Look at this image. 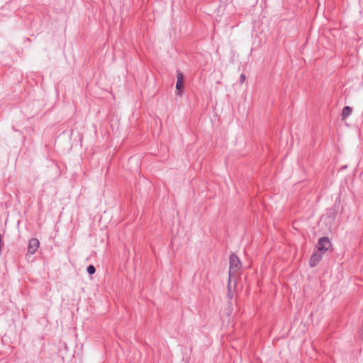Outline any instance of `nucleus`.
<instances>
[{
    "mask_svg": "<svg viewBox=\"0 0 363 363\" xmlns=\"http://www.w3.org/2000/svg\"><path fill=\"white\" fill-rule=\"evenodd\" d=\"M229 264V279H231V277L241 268L242 264L239 257L234 253L230 256Z\"/></svg>",
    "mask_w": 363,
    "mask_h": 363,
    "instance_id": "nucleus-1",
    "label": "nucleus"
},
{
    "mask_svg": "<svg viewBox=\"0 0 363 363\" xmlns=\"http://www.w3.org/2000/svg\"><path fill=\"white\" fill-rule=\"evenodd\" d=\"M331 247V243L328 237H322L318 239V243L315 246V249L319 252L325 253L328 249Z\"/></svg>",
    "mask_w": 363,
    "mask_h": 363,
    "instance_id": "nucleus-2",
    "label": "nucleus"
},
{
    "mask_svg": "<svg viewBox=\"0 0 363 363\" xmlns=\"http://www.w3.org/2000/svg\"><path fill=\"white\" fill-rule=\"evenodd\" d=\"M184 76L180 70H177L176 95L181 96L183 93Z\"/></svg>",
    "mask_w": 363,
    "mask_h": 363,
    "instance_id": "nucleus-3",
    "label": "nucleus"
},
{
    "mask_svg": "<svg viewBox=\"0 0 363 363\" xmlns=\"http://www.w3.org/2000/svg\"><path fill=\"white\" fill-rule=\"evenodd\" d=\"M323 255L324 253L319 252L318 250L315 249L309 260L310 267H316L318 264L320 262V261L322 259Z\"/></svg>",
    "mask_w": 363,
    "mask_h": 363,
    "instance_id": "nucleus-4",
    "label": "nucleus"
},
{
    "mask_svg": "<svg viewBox=\"0 0 363 363\" xmlns=\"http://www.w3.org/2000/svg\"><path fill=\"white\" fill-rule=\"evenodd\" d=\"M39 240L37 238H31L29 240L28 245L27 247V252L28 254L33 255L38 250L39 247Z\"/></svg>",
    "mask_w": 363,
    "mask_h": 363,
    "instance_id": "nucleus-5",
    "label": "nucleus"
},
{
    "mask_svg": "<svg viewBox=\"0 0 363 363\" xmlns=\"http://www.w3.org/2000/svg\"><path fill=\"white\" fill-rule=\"evenodd\" d=\"M352 108L350 106H346L343 108L341 117L342 119L347 118L352 114Z\"/></svg>",
    "mask_w": 363,
    "mask_h": 363,
    "instance_id": "nucleus-6",
    "label": "nucleus"
},
{
    "mask_svg": "<svg viewBox=\"0 0 363 363\" xmlns=\"http://www.w3.org/2000/svg\"><path fill=\"white\" fill-rule=\"evenodd\" d=\"M86 272L89 275H92L96 272V268L94 265L90 264L87 267Z\"/></svg>",
    "mask_w": 363,
    "mask_h": 363,
    "instance_id": "nucleus-7",
    "label": "nucleus"
},
{
    "mask_svg": "<svg viewBox=\"0 0 363 363\" xmlns=\"http://www.w3.org/2000/svg\"><path fill=\"white\" fill-rule=\"evenodd\" d=\"M230 284V279H229V281H228V292L227 296L229 299H232L233 297V293L231 291Z\"/></svg>",
    "mask_w": 363,
    "mask_h": 363,
    "instance_id": "nucleus-8",
    "label": "nucleus"
},
{
    "mask_svg": "<svg viewBox=\"0 0 363 363\" xmlns=\"http://www.w3.org/2000/svg\"><path fill=\"white\" fill-rule=\"evenodd\" d=\"M245 80V75L244 74H240V82L243 83Z\"/></svg>",
    "mask_w": 363,
    "mask_h": 363,
    "instance_id": "nucleus-9",
    "label": "nucleus"
},
{
    "mask_svg": "<svg viewBox=\"0 0 363 363\" xmlns=\"http://www.w3.org/2000/svg\"><path fill=\"white\" fill-rule=\"evenodd\" d=\"M333 214L335 215V210H334V209H333Z\"/></svg>",
    "mask_w": 363,
    "mask_h": 363,
    "instance_id": "nucleus-10",
    "label": "nucleus"
}]
</instances>
